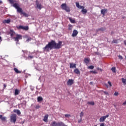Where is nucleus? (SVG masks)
<instances>
[{"mask_svg": "<svg viewBox=\"0 0 126 126\" xmlns=\"http://www.w3.org/2000/svg\"><path fill=\"white\" fill-rule=\"evenodd\" d=\"M119 58L120 59V60H123V56H121V55H119Z\"/></svg>", "mask_w": 126, "mask_h": 126, "instance_id": "40", "label": "nucleus"}, {"mask_svg": "<svg viewBox=\"0 0 126 126\" xmlns=\"http://www.w3.org/2000/svg\"><path fill=\"white\" fill-rule=\"evenodd\" d=\"M59 126H67V125H65L63 122H60Z\"/></svg>", "mask_w": 126, "mask_h": 126, "instance_id": "28", "label": "nucleus"}, {"mask_svg": "<svg viewBox=\"0 0 126 126\" xmlns=\"http://www.w3.org/2000/svg\"><path fill=\"white\" fill-rule=\"evenodd\" d=\"M42 101H43V97H42V96H38L37 97V101L41 102Z\"/></svg>", "mask_w": 126, "mask_h": 126, "instance_id": "22", "label": "nucleus"}, {"mask_svg": "<svg viewBox=\"0 0 126 126\" xmlns=\"http://www.w3.org/2000/svg\"><path fill=\"white\" fill-rule=\"evenodd\" d=\"M24 102H25V103L26 104V101H24Z\"/></svg>", "mask_w": 126, "mask_h": 126, "instance_id": "54", "label": "nucleus"}, {"mask_svg": "<svg viewBox=\"0 0 126 126\" xmlns=\"http://www.w3.org/2000/svg\"><path fill=\"white\" fill-rule=\"evenodd\" d=\"M88 105H91V106H94L95 105V103H94V101H89L87 103Z\"/></svg>", "mask_w": 126, "mask_h": 126, "instance_id": "20", "label": "nucleus"}, {"mask_svg": "<svg viewBox=\"0 0 126 126\" xmlns=\"http://www.w3.org/2000/svg\"><path fill=\"white\" fill-rule=\"evenodd\" d=\"M19 94V91L17 89H16L15 90L14 95H15V96H16L17 95H18Z\"/></svg>", "mask_w": 126, "mask_h": 126, "instance_id": "23", "label": "nucleus"}, {"mask_svg": "<svg viewBox=\"0 0 126 126\" xmlns=\"http://www.w3.org/2000/svg\"><path fill=\"white\" fill-rule=\"evenodd\" d=\"M108 84H109V86H110V87H111L112 83L110 81L108 82Z\"/></svg>", "mask_w": 126, "mask_h": 126, "instance_id": "41", "label": "nucleus"}, {"mask_svg": "<svg viewBox=\"0 0 126 126\" xmlns=\"http://www.w3.org/2000/svg\"><path fill=\"white\" fill-rule=\"evenodd\" d=\"M90 84H92V82H91Z\"/></svg>", "mask_w": 126, "mask_h": 126, "instance_id": "55", "label": "nucleus"}, {"mask_svg": "<svg viewBox=\"0 0 126 126\" xmlns=\"http://www.w3.org/2000/svg\"><path fill=\"white\" fill-rule=\"evenodd\" d=\"M88 68H89V69H94V66L93 65L89 66Z\"/></svg>", "mask_w": 126, "mask_h": 126, "instance_id": "32", "label": "nucleus"}, {"mask_svg": "<svg viewBox=\"0 0 126 126\" xmlns=\"http://www.w3.org/2000/svg\"><path fill=\"white\" fill-rule=\"evenodd\" d=\"M23 30H25V31H28L29 30V27L28 26L23 27Z\"/></svg>", "mask_w": 126, "mask_h": 126, "instance_id": "21", "label": "nucleus"}, {"mask_svg": "<svg viewBox=\"0 0 126 126\" xmlns=\"http://www.w3.org/2000/svg\"><path fill=\"white\" fill-rule=\"evenodd\" d=\"M68 29L69 30H72V25H68Z\"/></svg>", "mask_w": 126, "mask_h": 126, "instance_id": "33", "label": "nucleus"}, {"mask_svg": "<svg viewBox=\"0 0 126 126\" xmlns=\"http://www.w3.org/2000/svg\"><path fill=\"white\" fill-rule=\"evenodd\" d=\"M10 4H12V6L13 7H15L16 9H17V11L19 12V13H20L21 15H24L25 17H28V14L26 13L25 12H23V10H22V8H20L19 7V4L17 3H14L15 2V0H8Z\"/></svg>", "mask_w": 126, "mask_h": 126, "instance_id": "2", "label": "nucleus"}, {"mask_svg": "<svg viewBox=\"0 0 126 126\" xmlns=\"http://www.w3.org/2000/svg\"><path fill=\"white\" fill-rule=\"evenodd\" d=\"M69 20H70L71 23H75V20L71 19V18H69Z\"/></svg>", "mask_w": 126, "mask_h": 126, "instance_id": "29", "label": "nucleus"}, {"mask_svg": "<svg viewBox=\"0 0 126 126\" xmlns=\"http://www.w3.org/2000/svg\"><path fill=\"white\" fill-rule=\"evenodd\" d=\"M74 81L73 79H69L67 82V85L71 86L73 84Z\"/></svg>", "mask_w": 126, "mask_h": 126, "instance_id": "11", "label": "nucleus"}, {"mask_svg": "<svg viewBox=\"0 0 126 126\" xmlns=\"http://www.w3.org/2000/svg\"><path fill=\"white\" fill-rule=\"evenodd\" d=\"M61 7L62 9H63V10H65V11H66L67 12H69L70 11L69 7L66 6V4L65 3H63L61 5Z\"/></svg>", "mask_w": 126, "mask_h": 126, "instance_id": "4", "label": "nucleus"}, {"mask_svg": "<svg viewBox=\"0 0 126 126\" xmlns=\"http://www.w3.org/2000/svg\"><path fill=\"white\" fill-rule=\"evenodd\" d=\"M65 118H69V117H70V115L69 114H65Z\"/></svg>", "mask_w": 126, "mask_h": 126, "instance_id": "37", "label": "nucleus"}, {"mask_svg": "<svg viewBox=\"0 0 126 126\" xmlns=\"http://www.w3.org/2000/svg\"><path fill=\"white\" fill-rule=\"evenodd\" d=\"M100 126H104V123H101Z\"/></svg>", "mask_w": 126, "mask_h": 126, "instance_id": "48", "label": "nucleus"}, {"mask_svg": "<svg viewBox=\"0 0 126 126\" xmlns=\"http://www.w3.org/2000/svg\"><path fill=\"white\" fill-rule=\"evenodd\" d=\"M39 108H40V106L39 105H37L35 106V109H39Z\"/></svg>", "mask_w": 126, "mask_h": 126, "instance_id": "39", "label": "nucleus"}, {"mask_svg": "<svg viewBox=\"0 0 126 126\" xmlns=\"http://www.w3.org/2000/svg\"><path fill=\"white\" fill-rule=\"evenodd\" d=\"M62 41H59L58 43H56L55 40H52L50 42H48V43L43 48V50L44 52H47L49 53V52H50L51 50H53V49H61L62 47Z\"/></svg>", "mask_w": 126, "mask_h": 126, "instance_id": "1", "label": "nucleus"}, {"mask_svg": "<svg viewBox=\"0 0 126 126\" xmlns=\"http://www.w3.org/2000/svg\"><path fill=\"white\" fill-rule=\"evenodd\" d=\"M48 117H49V115L48 114L45 115L43 119L44 122H45V123H47V122H48Z\"/></svg>", "mask_w": 126, "mask_h": 126, "instance_id": "16", "label": "nucleus"}, {"mask_svg": "<svg viewBox=\"0 0 126 126\" xmlns=\"http://www.w3.org/2000/svg\"><path fill=\"white\" fill-rule=\"evenodd\" d=\"M103 93H104V94H105L106 95H109V93L107 92H105L103 91Z\"/></svg>", "mask_w": 126, "mask_h": 126, "instance_id": "43", "label": "nucleus"}, {"mask_svg": "<svg viewBox=\"0 0 126 126\" xmlns=\"http://www.w3.org/2000/svg\"><path fill=\"white\" fill-rule=\"evenodd\" d=\"M108 12V9L107 8H104L101 10V14H102L103 16H105V14Z\"/></svg>", "mask_w": 126, "mask_h": 126, "instance_id": "9", "label": "nucleus"}, {"mask_svg": "<svg viewBox=\"0 0 126 126\" xmlns=\"http://www.w3.org/2000/svg\"><path fill=\"white\" fill-rule=\"evenodd\" d=\"M114 95H115V96H118V95H119V93L118 92H115L114 93Z\"/></svg>", "mask_w": 126, "mask_h": 126, "instance_id": "42", "label": "nucleus"}, {"mask_svg": "<svg viewBox=\"0 0 126 126\" xmlns=\"http://www.w3.org/2000/svg\"><path fill=\"white\" fill-rule=\"evenodd\" d=\"M97 126L95 125V126Z\"/></svg>", "mask_w": 126, "mask_h": 126, "instance_id": "57", "label": "nucleus"}, {"mask_svg": "<svg viewBox=\"0 0 126 126\" xmlns=\"http://www.w3.org/2000/svg\"><path fill=\"white\" fill-rule=\"evenodd\" d=\"M15 32H14V31H13V30H10V32H9V34H10L11 37H12L13 35H14Z\"/></svg>", "mask_w": 126, "mask_h": 126, "instance_id": "17", "label": "nucleus"}, {"mask_svg": "<svg viewBox=\"0 0 126 126\" xmlns=\"http://www.w3.org/2000/svg\"><path fill=\"white\" fill-rule=\"evenodd\" d=\"M51 126H60V122L57 123L56 121H53L51 124Z\"/></svg>", "mask_w": 126, "mask_h": 126, "instance_id": "10", "label": "nucleus"}, {"mask_svg": "<svg viewBox=\"0 0 126 126\" xmlns=\"http://www.w3.org/2000/svg\"><path fill=\"white\" fill-rule=\"evenodd\" d=\"M10 19H8L7 20H5L4 21H3L2 23H3L4 24H5L6 23L7 24H8L9 23H10Z\"/></svg>", "mask_w": 126, "mask_h": 126, "instance_id": "15", "label": "nucleus"}, {"mask_svg": "<svg viewBox=\"0 0 126 126\" xmlns=\"http://www.w3.org/2000/svg\"><path fill=\"white\" fill-rule=\"evenodd\" d=\"M76 68V64L73 63H70V68Z\"/></svg>", "mask_w": 126, "mask_h": 126, "instance_id": "14", "label": "nucleus"}, {"mask_svg": "<svg viewBox=\"0 0 126 126\" xmlns=\"http://www.w3.org/2000/svg\"><path fill=\"white\" fill-rule=\"evenodd\" d=\"M124 43L125 45H126V40L124 41Z\"/></svg>", "mask_w": 126, "mask_h": 126, "instance_id": "50", "label": "nucleus"}, {"mask_svg": "<svg viewBox=\"0 0 126 126\" xmlns=\"http://www.w3.org/2000/svg\"><path fill=\"white\" fill-rule=\"evenodd\" d=\"M76 6L79 9H82L81 12L83 14H86L87 13V9L85 8L84 6H81L79 4V3L76 2Z\"/></svg>", "mask_w": 126, "mask_h": 126, "instance_id": "3", "label": "nucleus"}, {"mask_svg": "<svg viewBox=\"0 0 126 126\" xmlns=\"http://www.w3.org/2000/svg\"><path fill=\"white\" fill-rule=\"evenodd\" d=\"M28 59H33V58H34V56H28Z\"/></svg>", "mask_w": 126, "mask_h": 126, "instance_id": "36", "label": "nucleus"}, {"mask_svg": "<svg viewBox=\"0 0 126 126\" xmlns=\"http://www.w3.org/2000/svg\"><path fill=\"white\" fill-rule=\"evenodd\" d=\"M90 72H92V73H94V74L97 73V72L96 71H91Z\"/></svg>", "mask_w": 126, "mask_h": 126, "instance_id": "38", "label": "nucleus"}, {"mask_svg": "<svg viewBox=\"0 0 126 126\" xmlns=\"http://www.w3.org/2000/svg\"><path fill=\"white\" fill-rule=\"evenodd\" d=\"M14 70L16 73H21V71H19L17 68H14Z\"/></svg>", "mask_w": 126, "mask_h": 126, "instance_id": "19", "label": "nucleus"}, {"mask_svg": "<svg viewBox=\"0 0 126 126\" xmlns=\"http://www.w3.org/2000/svg\"><path fill=\"white\" fill-rule=\"evenodd\" d=\"M118 41H119V40L114 39L112 41V44H118Z\"/></svg>", "mask_w": 126, "mask_h": 126, "instance_id": "25", "label": "nucleus"}, {"mask_svg": "<svg viewBox=\"0 0 126 126\" xmlns=\"http://www.w3.org/2000/svg\"><path fill=\"white\" fill-rule=\"evenodd\" d=\"M97 70H100V71H102L103 70L101 69L100 68L97 67Z\"/></svg>", "mask_w": 126, "mask_h": 126, "instance_id": "46", "label": "nucleus"}, {"mask_svg": "<svg viewBox=\"0 0 126 126\" xmlns=\"http://www.w3.org/2000/svg\"><path fill=\"white\" fill-rule=\"evenodd\" d=\"M0 3H2V0H0Z\"/></svg>", "mask_w": 126, "mask_h": 126, "instance_id": "52", "label": "nucleus"}, {"mask_svg": "<svg viewBox=\"0 0 126 126\" xmlns=\"http://www.w3.org/2000/svg\"><path fill=\"white\" fill-rule=\"evenodd\" d=\"M122 81L123 83V84H124V85H126V79L125 78H122Z\"/></svg>", "mask_w": 126, "mask_h": 126, "instance_id": "27", "label": "nucleus"}, {"mask_svg": "<svg viewBox=\"0 0 126 126\" xmlns=\"http://www.w3.org/2000/svg\"><path fill=\"white\" fill-rule=\"evenodd\" d=\"M84 62L85 63H86L87 64H88V63H90V59L89 58H85Z\"/></svg>", "mask_w": 126, "mask_h": 126, "instance_id": "13", "label": "nucleus"}, {"mask_svg": "<svg viewBox=\"0 0 126 126\" xmlns=\"http://www.w3.org/2000/svg\"><path fill=\"white\" fill-rule=\"evenodd\" d=\"M123 105H126V100L125 101V102L123 103Z\"/></svg>", "mask_w": 126, "mask_h": 126, "instance_id": "49", "label": "nucleus"}, {"mask_svg": "<svg viewBox=\"0 0 126 126\" xmlns=\"http://www.w3.org/2000/svg\"><path fill=\"white\" fill-rule=\"evenodd\" d=\"M0 119L1 120V121H5L6 120V118L2 117V115H0Z\"/></svg>", "mask_w": 126, "mask_h": 126, "instance_id": "24", "label": "nucleus"}, {"mask_svg": "<svg viewBox=\"0 0 126 126\" xmlns=\"http://www.w3.org/2000/svg\"><path fill=\"white\" fill-rule=\"evenodd\" d=\"M105 30H106L105 28H100L97 30V31H105Z\"/></svg>", "mask_w": 126, "mask_h": 126, "instance_id": "30", "label": "nucleus"}, {"mask_svg": "<svg viewBox=\"0 0 126 126\" xmlns=\"http://www.w3.org/2000/svg\"><path fill=\"white\" fill-rule=\"evenodd\" d=\"M77 34H78V32H77L76 30H74L73 31L72 36V37H76V36H77Z\"/></svg>", "mask_w": 126, "mask_h": 126, "instance_id": "12", "label": "nucleus"}, {"mask_svg": "<svg viewBox=\"0 0 126 126\" xmlns=\"http://www.w3.org/2000/svg\"><path fill=\"white\" fill-rule=\"evenodd\" d=\"M82 122V118H81L80 120H79L78 121V123H79V124H80V123Z\"/></svg>", "mask_w": 126, "mask_h": 126, "instance_id": "44", "label": "nucleus"}, {"mask_svg": "<svg viewBox=\"0 0 126 126\" xmlns=\"http://www.w3.org/2000/svg\"><path fill=\"white\" fill-rule=\"evenodd\" d=\"M109 117V115H107L105 116H102L101 117L100 119H99V122L100 123H102L103 122L105 121V120H106V119H107V118H108Z\"/></svg>", "mask_w": 126, "mask_h": 126, "instance_id": "8", "label": "nucleus"}, {"mask_svg": "<svg viewBox=\"0 0 126 126\" xmlns=\"http://www.w3.org/2000/svg\"><path fill=\"white\" fill-rule=\"evenodd\" d=\"M84 116V113L83 112H81L80 115V117L82 119V117Z\"/></svg>", "mask_w": 126, "mask_h": 126, "instance_id": "34", "label": "nucleus"}, {"mask_svg": "<svg viewBox=\"0 0 126 126\" xmlns=\"http://www.w3.org/2000/svg\"><path fill=\"white\" fill-rule=\"evenodd\" d=\"M74 72L76 73V74H80V71L78 68H76L74 70Z\"/></svg>", "mask_w": 126, "mask_h": 126, "instance_id": "18", "label": "nucleus"}, {"mask_svg": "<svg viewBox=\"0 0 126 126\" xmlns=\"http://www.w3.org/2000/svg\"><path fill=\"white\" fill-rule=\"evenodd\" d=\"M27 42H29V41H31V38H28L27 39Z\"/></svg>", "mask_w": 126, "mask_h": 126, "instance_id": "45", "label": "nucleus"}, {"mask_svg": "<svg viewBox=\"0 0 126 126\" xmlns=\"http://www.w3.org/2000/svg\"><path fill=\"white\" fill-rule=\"evenodd\" d=\"M35 3H36V7L38 8V9H40V10L42 9V5L40 4V3L39 2V1L36 0L35 1Z\"/></svg>", "mask_w": 126, "mask_h": 126, "instance_id": "7", "label": "nucleus"}, {"mask_svg": "<svg viewBox=\"0 0 126 126\" xmlns=\"http://www.w3.org/2000/svg\"><path fill=\"white\" fill-rule=\"evenodd\" d=\"M1 41H2V39H1V36H0V44L1 43Z\"/></svg>", "mask_w": 126, "mask_h": 126, "instance_id": "47", "label": "nucleus"}, {"mask_svg": "<svg viewBox=\"0 0 126 126\" xmlns=\"http://www.w3.org/2000/svg\"><path fill=\"white\" fill-rule=\"evenodd\" d=\"M1 34V33L0 32V35Z\"/></svg>", "mask_w": 126, "mask_h": 126, "instance_id": "56", "label": "nucleus"}, {"mask_svg": "<svg viewBox=\"0 0 126 126\" xmlns=\"http://www.w3.org/2000/svg\"><path fill=\"white\" fill-rule=\"evenodd\" d=\"M122 18L123 19H125V18H126V17H123Z\"/></svg>", "mask_w": 126, "mask_h": 126, "instance_id": "53", "label": "nucleus"}, {"mask_svg": "<svg viewBox=\"0 0 126 126\" xmlns=\"http://www.w3.org/2000/svg\"><path fill=\"white\" fill-rule=\"evenodd\" d=\"M16 113H17V115H21V112H20V111L19 110H17Z\"/></svg>", "mask_w": 126, "mask_h": 126, "instance_id": "35", "label": "nucleus"}, {"mask_svg": "<svg viewBox=\"0 0 126 126\" xmlns=\"http://www.w3.org/2000/svg\"><path fill=\"white\" fill-rule=\"evenodd\" d=\"M23 26H19L18 27H17V29H18L19 30L20 29H22V30H23Z\"/></svg>", "mask_w": 126, "mask_h": 126, "instance_id": "31", "label": "nucleus"}, {"mask_svg": "<svg viewBox=\"0 0 126 126\" xmlns=\"http://www.w3.org/2000/svg\"><path fill=\"white\" fill-rule=\"evenodd\" d=\"M111 70H112L113 72H114V73H116V72H117V70L116 69V67H113L111 68Z\"/></svg>", "mask_w": 126, "mask_h": 126, "instance_id": "26", "label": "nucleus"}, {"mask_svg": "<svg viewBox=\"0 0 126 126\" xmlns=\"http://www.w3.org/2000/svg\"><path fill=\"white\" fill-rule=\"evenodd\" d=\"M16 117H17V115L15 114H13L10 116L11 123H13L14 124H15V123H16Z\"/></svg>", "mask_w": 126, "mask_h": 126, "instance_id": "5", "label": "nucleus"}, {"mask_svg": "<svg viewBox=\"0 0 126 126\" xmlns=\"http://www.w3.org/2000/svg\"><path fill=\"white\" fill-rule=\"evenodd\" d=\"M15 41L18 43L19 42V40H22V35L20 34H17L16 36L14 38Z\"/></svg>", "mask_w": 126, "mask_h": 126, "instance_id": "6", "label": "nucleus"}, {"mask_svg": "<svg viewBox=\"0 0 126 126\" xmlns=\"http://www.w3.org/2000/svg\"><path fill=\"white\" fill-rule=\"evenodd\" d=\"M3 86L4 87V88H5V87H6V85L4 84Z\"/></svg>", "mask_w": 126, "mask_h": 126, "instance_id": "51", "label": "nucleus"}]
</instances>
